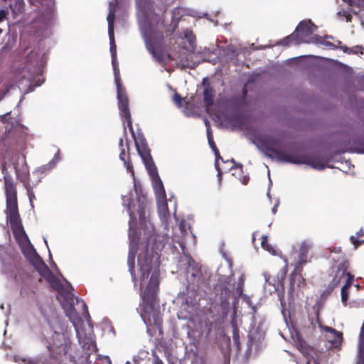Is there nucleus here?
Wrapping results in <instances>:
<instances>
[{
  "mask_svg": "<svg viewBox=\"0 0 364 364\" xmlns=\"http://www.w3.org/2000/svg\"><path fill=\"white\" fill-rule=\"evenodd\" d=\"M134 187V193L129 191L126 194L122 195V204L127 209L129 216V245L127 264L132 282L136 287L137 279L134 265L139 237L134 230V226L136 223V215H138L141 228L143 230L146 240L144 252H140L137 258L139 285L143 301L140 316L146 326L153 323L157 328H160L162 324V314L157 302L160 275L158 252L165 246V243L170 239L168 223L170 213L166 199L156 200L158 214L164 231L162 236L156 235L153 224L146 219L147 199L144 196L139 194L136 185Z\"/></svg>",
  "mask_w": 364,
  "mask_h": 364,
  "instance_id": "nucleus-1",
  "label": "nucleus"
},
{
  "mask_svg": "<svg viewBox=\"0 0 364 364\" xmlns=\"http://www.w3.org/2000/svg\"><path fill=\"white\" fill-rule=\"evenodd\" d=\"M48 283L58 291L57 298L61 303L66 316L75 328L78 343L84 350V354L79 360H77L74 355H70L69 360L75 364H91L90 356L97 350V348L85 302L74 296L71 292L73 288L68 281L65 280V284H63L57 278Z\"/></svg>",
  "mask_w": 364,
  "mask_h": 364,
  "instance_id": "nucleus-2",
  "label": "nucleus"
},
{
  "mask_svg": "<svg viewBox=\"0 0 364 364\" xmlns=\"http://www.w3.org/2000/svg\"><path fill=\"white\" fill-rule=\"evenodd\" d=\"M2 172L6 198V220L10 223L16 242L26 259L48 282L57 279L36 252L24 230L18 210L16 187L11 176L8 173L6 162L3 164Z\"/></svg>",
  "mask_w": 364,
  "mask_h": 364,
  "instance_id": "nucleus-3",
  "label": "nucleus"
},
{
  "mask_svg": "<svg viewBox=\"0 0 364 364\" xmlns=\"http://www.w3.org/2000/svg\"><path fill=\"white\" fill-rule=\"evenodd\" d=\"M115 18V5L112 1L109 3V13L107 17L108 23V35L109 39L110 53L112 56V65L114 75V81L117 87V97L118 100V107L121 117L123 119L124 132L126 134L127 127L129 128L133 139L134 140L136 151L141 158L144 166L154 163L147 146L146 139L141 132L136 134L132 123L131 114L129 108V100L125 92V89L121 83L119 68L117 58V46L114 40V22Z\"/></svg>",
  "mask_w": 364,
  "mask_h": 364,
  "instance_id": "nucleus-4",
  "label": "nucleus"
},
{
  "mask_svg": "<svg viewBox=\"0 0 364 364\" xmlns=\"http://www.w3.org/2000/svg\"><path fill=\"white\" fill-rule=\"evenodd\" d=\"M184 257L181 261L185 266L187 285L190 288H196L203 293L210 294V299H213L216 304L223 308H227L231 296L232 285L231 284L232 273V262L226 258L228 267L230 270V275H217L216 283L213 287H209V279L211 277V272L205 266H201L196 262L188 255L183 254Z\"/></svg>",
  "mask_w": 364,
  "mask_h": 364,
  "instance_id": "nucleus-5",
  "label": "nucleus"
},
{
  "mask_svg": "<svg viewBox=\"0 0 364 364\" xmlns=\"http://www.w3.org/2000/svg\"><path fill=\"white\" fill-rule=\"evenodd\" d=\"M46 59V51L39 46L26 48L20 63L14 66V75L19 89H23L25 93H28L43 83L42 74Z\"/></svg>",
  "mask_w": 364,
  "mask_h": 364,
  "instance_id": "nucleus-6",
  "label": "nucleus"
},
{
  "mask_svg": "<svg viewBox=\"0 0 364 364\" xmlns=\"http://www.w3.org/2000/svg\"><path fill=\"white\" fill-rule=\"evenodd\" d=\"M136 3L139 29L145 42L146 48L156 61L165 63L168 55L158 49L162 36L156 31L154 25L157 16L154 13L151 1L136 0Z\"/></svg>",
  "mask_w": 364,
  "mask_h": 364,
  "instance_id": "nucleus-7",
  "label": "nucleus"
},
{
  "mask_svg": "<svg viewBox=\"0 0 364 364\" xmlns=\"http://www.w3.org/2000/svg\"><path fill=\"white\" fill-rule=\"evenodd\" d=\"M252 143L265 156L274 159L280 163L292 164H306L316 170H323L325 165L321 161H314L306 154H285L278 149L281 147L279 139L272 135L259 134L255 136Z\"/></svg>",
  "mask_w": 364,
  "mask_h": 364,
  "instance_id": "nucleus-8",
  "label": "nucleus"
},
{
  "mask_svg": "<svg viewBox=\"0 0 364 364\" xmlns=\"http://www.w3.org/2000/svg\"><path fill=\"white\" fill-rule=\"evenodd\" d=\"M323 306V301L320 298L313 306L312 312L309 313L306 323L301 326L300 330L295 329L294 328H293L292 330L289 328L292 339H296L299 342H301L302 340V333L306 336H309L314 332L316 327H318L321 332L324 333L326 339L331 343L332 347L338 348L340 346L343 339V333L332 327L323 326L320 323L319 312Z\"/></svg>",
  "mask_w": 364,
  "mask_h": 364,
  "instance_id": "nucleus-9",
  "label": "nucleus"
},
{
  "mask_svg": "<svg viewBox=\"0 0 364 364\" xmlns=\"http://www.w3.org/2000/svg\"><path fill=\"white\" fill-rule=\"evenodd\" d=\"M50 336H47L45 331H37L34 330L39 341L46 344L47 348L51 355L60 359L65 356L69 359L71 348L70 331H68V326L63 321L56 323L49 328Z\"/></svg>",
  "mask_w": 364,
  "mask_h": 364,
  "instance_id": "nucleus-10",
  "label": "nucleus"
},
{
  "mask_svg": "<svg viewBox=\"0 0 364 364\" xmlns=\"http://www.w3.org/2000/svg\"><path fill=\"white\" fill-rule=\"evenodd\" d=\"M0 264L6 279L14 284H20L22 278L17 267L16 257L8 245H0Z\"/></svg>",
  "mask_w": 364,
  "mask_h": 364,
  "instance_id": "nucleus-11",
  "label": "nucleus"
},
{
  "mask_svg": "<svg viewBox=\"0 0 364 364\" xmlns=\"http://www.w3.org/2000/svg\"><path fill=\"white\" fill-rule=\"evenodd\" d=\"M317 27L311 20L301 21L296 27L294 33L296 36V44L314 43L316 35H313Z\"/></svg>",
  "mask_w": 364,
  "mask_h": 364,
  "instance_id": "nucleus-12",
  "label": "nucleus"
},
{
  "mask_svg": "<svg viewBox=\"0 0 364 364\" xmlns=\"http://www.w3.org/2000/svg\"><path fill=\"white\" fill-rule=\"evenodd\" d=\"M202 292L196 288H190L187 285L186 291L179 296L178 299H181V307L189 314L197 309Z\"/></svg>",
  "mask_w": 364,
  "mask_h": 364,
  "instance_id": "nucleus-13",
  "label": "nucleus"
},
{
  "mask_svg": "<svg viewBox=\"0 0 364 364\" xmlns=\"http://www.w3.org/2000/svg\"><path fill=\"white\" fill-rule=\"evenodd\" d=\"M181 38L185 40L188 45L183 46V48L188 52L185 58H182L180 62L183 67L195 68L198 63L193 61V57L196 50V36L190 29H185L181 33Z\"/></svg>",
  "mask_w": 364,
  "mask_h": 364,
  "instance_id": "nucleus-14",
  "label": "nucleus"
},
{
  "mask_svg": "<svg viewBox=\"0 0 364 364\" xmlns=\"http://www.w3.org/2000/svg\"><path fill=\"white\" fill-rule=\"evenodd\" d=\"M38 306L40 314L44 318L49 328L62 321L60 319L50 299L39 301L38 302Z\"/></svg>",
  "mask_w": 364,
  "mask_h": 364,
  "instance_id": "nucleus-15",
  "label": "nucleus"
},
{
  "mask_svg": "<svg viewBox=\"0 0 364 364\" xmlns=\"http://www.w3.org/2000/svg\"><path fill=\"white\" fill-rule=\"evenodd\" d=\"M151 179L156 200L166 199V195L162 181L161 180L154 163L145 166Z\"/></svg>",
  "mask_w": 364,
  "mask_h": 364,
  "instance_id": "nucleus-16",
  "label": "nucleus"
},
{
  "mask_svg": "<svg viewBox=\"0 0 364 364\" xmlns=\"http://www.w3.org/2000/svg\"><path fill=\"white\" fill-rule=\"evenodd\" d=\"M264 338V333L258 328L250 331L248 341L247 343L246 356H251L252 353H256L262 347V342Z\"/></svg>",
  "mask_w": 364,
  "mask_h": 364,
  "instance_id": "nucleus-17",
  "label": "nucleus"
},
{
  "mask_svg": "<svg viewBox=\"0 0 364 364\" xmlns=\"http://www.w3.org/2000/svg\"><path fill=\"white\" fill-rule=\"evenodd\" d=\"M245 274L241 273L237 281V286L235 289V291L232 290V293H233V296L235 299H238L240 297L242 298L243 302H245L247 306L252 309V314H255L257 310V306L254 305L251 301V298L249 295L243 294V287L245 284ZM232 287H234V284L231 282ZM234 289V288H232Z\"/></svg>",
  "mask_w": 364,
  "mask_h": 364,
  "instance_id": "nucleus-18",
  "label": "nucleus"
},
{
  "mask_svg": "<svg viewBox=\"0 0 364 364\" xmlns=\"http://www.w3.org/2000/svg\"><path fill=\"white\" fill-rule=\"evenodd\" d=\"M311 247V243L308 241H303L299 249L298 258L295 262L294 272L295 277L297 272H301L302 266L308 262V252Z\"/></svg>",
  "mask_w": 364,
  "mask_h": 364,
  "instance_id": "nucleus-19",
  "label": "nucleus"
},
{
  "mask_svg": "<svg viewBox=\"0 0 364 364\" xmlns=\"http://www.w3.org/2000/svg\"><path fill=\"white\" fill-rule=\"evenodd\" d=\"M14 161H13V167L15 170L16 176L23 180L21 174H24L23 177H26V174L28 172L27 165L26 162V157L22 154L16 153L13 156Z\"/></svg>",
  "mask_w": 364,
  "mask_h": 364,
  "instance_id": "nucleus-20",
  "label": "nucleus"
},
{
  "mask_svg": "<svg viewBox=\"0 0 364 364\" xmlns=\"http://www.w3.org/2000/svg\"><path fill=\"white\" fill-rule=\"evenodd\" d=\"M259 279L262 282H264L263 289L266 293L272 294L278 291L280 284L279 281L272 278L267 272L262 273Z\"/></svg>",
  "mask_w": 364,
  "mask_h": 364,
  "instance_id": "nucleus-21",
  "label": "nucleus"
},
{
  "mask_svg": "<svg viewBox=\"0 0 364 364\" xmlns=\"http://www.w3.org/2000/svg\"><path fill=\"white\" fill-rule=\"evenodd\" d=\"M51 25V16L46 15L41 16L34 20L32 23V28L36 30V32L39 36H43V32L46 31Z\"/></svg>",
  "mask_w": 364,
  "mask_h": 364,
  "instance_id": "nucleus-22",
  "label": "nucleus"
},
{
  "mask_svg": "<svg viewBox=\"0 0 364 364\" xmlns=\"http://www.w3.org/2000/svg\"><path fill=\"white\" fill-rule=\"evenodd\" d=\"M346 3L347 8L343 9L337 12V15L340 18H345L347 22L350 21L351 13L358 14L360 12V9H355V0H342Z\"/></svg>",
  "mask_w": 364,
  "mask_h": 364,
  "instance_id": "nucleus-23",
  "label": "nucleus"
},
{
  "mask_svg": "<svg viewBox=\"0 0 364 364\" xmlns=\"http://www.w3.org/2000/svg\"><path fill=\"white\" fill-rule=\"evenodd\" d=\"M348 267L349 262L346 260L338 264L335 277L332 280L333 285H337L338 283L346 280L347 274H350L349 272L346 273Z\"/></svg>",
  "mask_w": 364,
  "mask_h": 364,
  "instance_id": "nucleus-24",
  "label": "nucleus"
},
{
  "mask_svg": "<svg viewBox=\"0 0 364 364\" xmlns=\"http://www.w3.org/2000/svg\"><path fill=\"white\" fill-rule=\"evenodd\" d=\"M191 227L188 223H186L185 220H181L179 223V230L182 235V239L178 242L179 246L181 247L182 252L183 254H186L185 252L186 250V244L188 241H186V237L188 235V231L190 230Z\"/></svg>",
  "mask_w": 364,
  "mask_h": 364,
  "instance_id": "nucleus-25",
  "label": "nucleus"
},
{
  "mask_svg": "<svg viewBox=\"0 0 364 364\" xmlns=\"http://www.w3.org/2000/svg\"><path fill=\"white\" fill-rule=\"evenodd\" d=\"M60 161L59 150L55 154L53 158L46 164L38 168V171L44 173L53 168L55 165Z\"/></svg>",
  "mask_w": 364,
  "mask_h": 364,
  "instance_id": "nucleus-26",
  "label": "nucleus"
},
{
  "mask_svg": "<svg viewBox=\"0 0 364 364\" xmlns=\"http://www.w3.org/2000/svg\"><path fill=\"white\" fill-rule=\"evenodd\" d=\"M241 121H242L241 117L238 114H235L232 115H225L223 117L224 122H225L228 124H231L235 127H240L242 124Z\"/></svg>",
  "mask_w": 364,
  "mask_h": 364,
  "instance_id": "nucleus-27",
  "label": "nucleus"
},
{
  "mask_svg": "<svg viewBox=\"0 0 364 364\" xmlns=\"http://www.w3.org/2000/svg\"><path fill=\"white\" fill-rule=\"evenodd\" d=\"M221 53L227 60H233L238 55V51L232 45H229L223 48Z\"/></svg>",
  "mask_w": 364,
  "mask_h": 364,
  "instance_id": "nucleus-28",
  "label": "nucleus"
},
{
  "mask_svg": "<svg viewBox=\"0 0 364 364\" xmlns=\"http://www.w3.org/2000/svg\"><path fill=\"white\" fill-rule=\"evenodd\" d=\"M213 89L209 85H207L203 90L204 102L207 107H210L213 105Z\"/></svg>",
  "mask_w": 364,
  "mask_h": 364,
  "instance_id": "nucleus-29",
  "label": "nucleus"
},
{
  "mask_svg": "<svg viewBox=\"0 0 364 364\" xmlns=\"http://www.w3.org/2000/svg\"><path fill=\"white\" fill-rule=\"evenodd\" d=\"M10 9L14 16L23 13L24 11L23 0H13V2L10 4Z\"/></svg>",
  "mask_w": 364,
  "mask_h": 364,
  "instance_id": "nucleus-30",
  "label": "nucleus"
},
{
  "mask_svg": "<svg viewBox=\"0 0 364 364\" xmlns=\"http://www.w3.org/2000/svg\"><path fill=\"white\" fill-rule=\"evenodd\" d=\"M353 279V275L350 274H347V279L346 280H344L346 282L345 284L341 288V301L343 303H346L347 301V299L348 298V294L346 291V289L351 285V282Z\"/></svg>",
  "mask_w": 364,
  "mask_h": 364,
  "instance_id": "nucleus-31",
  "label": "nucleus"
},
{
  "mask_svg": "<svg viewBox=\"0 0 364 364\" xmlns=\"http://www.w3.org/2000/svg\"><path fill=\"white\" fill-rule=\"evenodd\" d=\"M261 246L264 250L267 251L272 255H278L279 253V251L278 250H277L272 245L268 243L267 235L262 236Z\"/></svg>",
  "mask_w": 364,
  "mask_h": 364,
  "instance_id": "nucleus-32",
  "label": "nucleus"
},
{
  "mask_svg": "<svg viewBox=\"0 0 364 364\" xmlns=\"http://www.w3.org/2000/svg\"><path fill=\"white\" fill-rule=\"evenodd\" d=\"M208 144L210 146V148L213 149V151H214V154L215 155V168L218 171V174H217V176L219 178V181L221 180V174H222V172H221V170L219 167V164H218V158H220V156L219 155V152H218V150L215 146V144L213 141V139H212V141H208Z\"/></svg>",
  "mask_w": 364,
  "mask_h": 364,
  "instance_id": "nucleus-33",
  "label": "nucleus"
},
{
  "mask_svg": "<svg viewBox=\"0 0 364 364\" xmlns=\"http://www.w3.org/2000/svg\"><path fill=\"white\" fill-rule=\"evenodd\" d=\"M331 38V37L328 36H326L325 37L315 36L314 44L321 45L325 47L329 48H335L334 45L332 43H331L325 39V38Z\"/></svg>",
  "mask_w": 364,
  "mask_h": 364,
  "instance_id": "nucleus-34",
  "label": "nucleus"
},
{
  "mask_svg": "<svg viewBox=\"0 0 364 364\" xmlns=\"http://www.w3.org/2000/svg\"><path fill=\"white\" fill-rule=\"evenodd\" d=\"M232 341L237 350H240V336L238 329L233 326L232 329Z\"/></svg>",
  "mask_w": 364,
  "mask_h": 364,
  "instance_id": "nucleus-35",
  "label": "nucleus"
},
{
  "mask_svg": "<svg viewBox=\"0 0 364 364\" xmlns=\"http://www.w3.org/2000/svg\"><path fill=\"white\" fill-rule=\"evenodd\" d=\"M14 361L21 364H38L36 359L22 358L18 356L14 357Z\"/></svg>",
  "mask_w": 364,
  "mask_h": 364,
  "instance_id": "nucleus-36",
  "label": "nucleus"
},
{
  "mask_svg": "<svg viewBox=\"0 0 364 364\" xmlns=\"http://www.w3.org/2000/svg\"><path fill=\"white\" fill-rule=\"evenodd\" d=\"M296 36L294 35V33H293L291 35L284 38L282 41H279V44L283 46H287L290 44V43L292 41L296 44Z\"/></svg>",
  "mask_w": 364,
  "mask_h": 364,
  "instance_id": "nucleus-37",
  "label": "nucleus"
},
{
  "mask_svg": "<svg viewBox=\"0 0 364 364\" xmlns=\"http://www.w3.org/2000/svg\"><path fill=\"white\" fill-rule=\"evenodd\" d=\"M190 15L193 16V17L198 18H200L202 17H206L209 21L213 22V19H210V18L208 17V14L207 13H202V12L194 11H192L190 14ZM217 24H218V22L217 21H214V25L217 26Z\"/></svg>",
  "mask_w": 364,
  "mask_h": 364,
  "instance_id": "nucleus-38",
  "label": "nucleus"
},
{
  "mask_svg": "<svg viewBox=\"0 0 364 364\" xmlns=\"http://www.w3.org/2000/svg\"><path fill=\"white\" fill-rule=\"evenodd\" d=\"M125 150L123 149L119 154V159L124 162V166L127 170H129L132 175H134V171L132 169V166L126 161L125 158Z\"/></svg>",
  "mask_w": 364,
  "mask_h": 364,
  "instance_id": "nucleus-39",
  "label": "nucleus"
},
{
  "mask_svg": "<svg viewBox=\"0 0 364 364\" xmlns=\"http://www.w3.org/2000/svg\"><path fill=\"white\" fill-rule=\"evenodd\" d=\"M21 294L23 296H28V297H31L33 294H34V291L33 289H31V291H29L27 289V287L26 286H23L21 287Z\"/></svg>",
  "mask_w": 364,
  "mask_h": 364,
  "instance_id": "nucleus-40",
  "label": "nucleus"
},
{
  "mask_svg": "<svg viewBox=\"0 0 364 364\" xmlns=\"http://www.w3.org/2000/svg\"><path fill=\"white\" fill-rule=\"evenodd\" d=\"M31 4L33 6H38V4L43 5L44 3H48L49 4H53V0H28Z\"/></svg>",
  "mask_w": 364,
  "mask_h": 364,
  "instance_id": "nucleus-41",
  "label": "nucleus"
},
{
  "mask_svg": "<svg viewBox=\"0 0 364 364\" xmlns=\"http://www.w3.org/2000/svg\"><path fill=\"white\" fill-rule=\"evenodd\" d=\"M173 100L178 107H182V97L178 93L176 92L174 94Z\"/></svg>",
  "mask_w": 364,
  "mask_h": 364,
  "instance_id": "nucleus-42",
  "label": "nucleus"
},
{
  "mask_svg": "<svg viewBox=\"0 0 364 364\" xmlns=\"http://www.w3.org/2000/svg\"><path fill=\"white\" fill-rule=\"evenodd\" d=\"M363 51H364V48L362 47V46H357L350 48V53H354V54L360 53V54H363Z\"/></svg>",
  "mask_w": 364,
  "mask_h": 364,
  "instance_id": "nucleus-43",
  "label": "nucleus"
},
{
  "mask_svg": "<svg viewBox=\"0 0 364 364\" xmlns=\"http://www.w3.org/2000/svg\"><path fill=\"white\" fill-rule=\"evenodd\" d=\"M230 162L232 164L230 169H232V168H239L240 171H242V165L241 164H237L233 159L230 161Z\"/></svg>",
  "mask_w": 364,
  "mask_h": 364,
  "instance_id": "nucleus-44",
  "label": "nucleus"
},
{
  "mask_svg": "<svg viewBox=\"0 0 364 364\" xmlns=\"http://www.w3.org/2000/svg\"><path fill=\"white\" fill-rule=\"evenodd\" d=\"M350 241L354 245V246L355 247H357L358 245H360L362 243V242L358 240V238L355 236L350 237Z\"/></svg>",
  "mask_w": 364,
  "mask_h": 364,
  "instance_id": "nucleus-45",
  "label": "nucleus"
},
{
  "mask_svg": "<svg viewBox=\"0 0 364 364\" xmlns=\"http://www.w3.org/2000/svg\"><path fill=\"white\" fill-rule=\"evenodd\" d=\"M279 205V198H276L275 199V203H274V205L272 209V212L273 214H275L277 211V208Z\"/></svg>",
  "mask_w": 364,
  "mask_h": 364,
  "instance_id": "nucleus-46",
  "label": "nucleus"
},
{
  "mask_svg": "<svg viewBox=\"0 0 364 364\" xmlns=\"http://www.w3.org/2000/svg\"><path fill=\"white\" fill-rule=\"evenodd\" d=\"M28 198H29V200L31 203V207H33V205L32 204V200L33 199H35V195L32 191H30L29 190H28Z\"/></svg>",
  "mask_w": 364,
  "mask_h": 364,
  "instance_id": "nucleus-47",
  "label": "nucleus"
},
{
  "mask_svg": "<svg viewBox=\"0 0 364 364\" xmlns=\"http://www.w3.org/2000/svg\"><path fill=\"white\" fill-rule=\"evenodd\" d=\"M44 242H45V243H46V246H47L48 250H49V248H48V242H47V240H46V238H44ZM48 252H49V258H50V264H51L52 266H55V267H56V264H55V262H53V260L52 259V257H51V254H50V250H48Z\"/></svg>",
  "mask_w": 364,
  "mask_h": 364,
  "instance_id": "nucleus-48",
  "label": "nucleus"
},
{
  "mask_svg": "<svg viewBox=\"0 0 364 364\" xmlns=\"http://www.w3.org/2000/svg\"><path fill=\"white\" fill-rule=\"evenodd\" d=\"M141 360L142 359L137 355H134L132 358V361L134 364H140Z\"/></svg>",
  "mask_w": 364,
  "mask_h": 364,
  "instance_id": "nucleus-49",
  "label": "nucleus"
},
{
  "mask_svg": "<svg viewBox=\"0 0 364 364\" xmlns=\"http://www.w3.org/2000/svg\"><path fill=\"white\" fill-rule=\"evenodd\" d=\"M268 176H269V187H268V191H267V198L271 200V196H270V186H272V181L270 179V175H269V171H268Z\"/></svg>",
  "mask_w": 364,
  "mask_h": 364,
  "instance_id": "nucleus-50",
  "label": "nucleus"
},
{
  "mask_svg": "<svg viewBox=\"0 0 364 364\" xmlns=\"http://www.w3.org/2000/svg\"><path fill=\"white\" fill-rule=\"evenodd\" d=\"M6 117V116H4V115H2V116L0 117V124H2V125H5V129H6V132L7 129H8V127L6 125V122H5Z\"/></svg>",
  "mask_w": 364,
  "mask_h": 364,
  "instance_id": "nucleus-51",
  "label": "nucleus"
},
{
  "mask_svg": "<svg viewBox=\"0 0 364 364\" xmlns=\"http://www.w3.org/2000/svg\"><path fill=\"white\" fill-rule=\"evenodd\" d=\"M207 138L208 141H212V139H213L210 127L207 128Z\"/></svg>",
  "mask_w": 364,
  "mask_h": 364,
  "instance_id": "nucleus-52",
  "label": "nucleus"
},
{
  "mask_svg": "<svg viewBox=\"0 0 364 364\" xmlns=\"http://www.w3.org/2000/svg\"><path fill=\"white\" fill-rule=\"evenodd\" d=\"M6 15V11L4 9H0V22L2 21Z\"/></svg>",
  "mask_w": 364,
  "mask_h": 364,
  "instance_id": "nucleus-53",
  "label": "nucleus"
},
{
  "mask_svg": "<svg viewBox=\"0 0 364 364\" xmlns=\"http://www.w3.org/2000/svg\"><path fill=\"white\" fill-rule=\"evenodd\" d=\"M102 360L104 364H112L111 360L108 356L102 358Z\"/></svg>",
  "mask_w": 364,
  "mask_h": 364,
  "instance_id": "nucleus-54",
  "label": "nucleus"
},
{
  "mask_svg": "<svg viewBox=\"0 0 364 364\" xmlns=\"http://www.w3.org/2000/svg\"><path fill=\"white\" fill-rule=\"evenodd\" d=\"M340 48H341V49L344 53H348V54H350V48H348V47H347V46H341Z\"/></svg>",
  "mask_w": 364,
  "mask_h": 364,
  "instance_id": "nucleus-55",
  "label": "nucleus"
},
{
  "mask_svg": "<svg viewBox=\"0 0 364 364\" xmlns=\"http://www.w3.org/2000/svg\"><path fill=\"white\" fill-rule=\"evenodd\" d=\"M154 364H164V363L161 360L157 358L154 360Z\"/></svg>",
  "mask_w": 364,
  "mask_h": 364,
  "instance_id": "nucleus-56",
  "label": "nucleus"
},
{
  "mask_svg": "<svg viewBox=\"0 0 364 364\" xmlns=\"http://www.w3.org/2000/svg\"><path fill=\"white\" fill-rule=\"evenodd\" d=\"M358 6L364 7V0H360V1L358 3Z\"/></svg>",
  "mask_w": 364,
  "mask_h": 364,
  "instance_id": "nucleus-57",
  "label": "nucleus"
},
{
  "mask_svg": "<svg viewBox=\"0 0 364 364\" xmlns=\"http://www.w3.org/2000/svg\"><path fill=\"white\" fill-rule=\"evenodd\" d=\"M7 90L2 92L1 94H0V100L4 97V96L6 95V93L7 92Z\"/></svg>",
  "mask_w": 364,
  "mask_h": 364,
  "instance_id": "nucleus-58",
  "label": "nucleus"
},
{
  "mask_svg": "<svg viewBox=\"0 0 364 364\" xmlns=\"http://www.w3.org/2000/svg\"><path fill=\"white\" fill-rule=\"evenodd\" d=\"M205 124L207 128L210 127V123H209V122L207 119L205 120Z\"/></svg>",
  "mask_w": 364,
  "mask_h": 364,
  "instance_id": "nucleus-59",
  "label": "nucleus"
},
{
  "mask_svg": "<svg viewBox=\"0 0 364 364\" xmlns=\"http://www.w3.org/2000/svg\"><path fill=\"white\" fill-rule=\"evenodd\" d=\"M357 235H359V236H362L363 235V231L362 230H360L359 232H357Z\"/></svg>",
  "mask_w": 364,
  "mask_h": 364,
  "instance_id": "nucleus-60",
  "label": "nucleus"
},
{
  "mask_svg": "<svg viewBox=\"0 0 364 364\" xmlns=\"http://www.w3.org/2000/svg\"><path fill=\"white\" fill-rule=\"evenodd\" d=\"M122 144H123V140H122V139H121L119 140V146H122Z\"/></svg>",
  "mask_w": 364,
  "mask_h": 364,
  "instance_id": "nucleus-61",
  "label": "nucleus"
},
{
  "mask_svg": "<svg viewBox=\"0 0 364 364\" xmlns=\"http://www.w3.org/2000/svg\"><path fill=\"white\" fill-rule=\"evenodd\" d=\"M359 153H361V154H364V149H362V150H360V151H359Z\"/></svg>",
  "mask_w": 364,
  "mask_h": 364,
  "instance_id": "nucleus-62",
  "label": "nucleus"
},
{
  "mask_svg": "<svg viewBox=\"0 0 364 364\" xmlns=\"http://www.w3.org/2000/svg\"><path fill=\"white\" fill-rule=\"evenodd\" d=\"M246 183H247V181H246L245 178H244L243 181H242V183L245 184Z\"/></svg>",
  "mask_w": 364,
  "mask_h": 364,
  "instance_id": "nucleus-63",
  "label": "nucleus"
},
{
  "mask_svg": "<svg viewBox=\"0 0 364 364\" xmlns=\"http://www.w3.org/2000/svg\"><path fill=\"white\" fill-rule=\"evenodd\" d=\"M125 364H131L130 361H127Z\"/></svg>",
  "mask_w": 364,
  "mask_h": 364,
  "instance_id": "nucleus-64",
  "label": "nucleus"
}]
</instances>
